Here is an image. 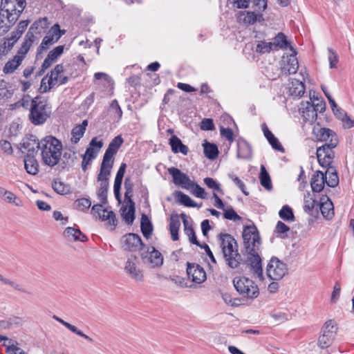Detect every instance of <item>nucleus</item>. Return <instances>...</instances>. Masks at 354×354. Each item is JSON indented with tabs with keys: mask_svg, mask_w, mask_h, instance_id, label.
Masks as SVG:
<instances>
[{
	"mask_svg": "<svg viewBox=\"0 0 354 354\" xmlns=\"http://www.w3.org/2000/svg\"><path fill=\"white\" fill-rule=\"evenodd\" d=\"M266 273L271 279L280 280L288 273L287 266L277 257H272L267 266Z\"/></svg>",
	"mask_w": 354,
	"mask_h": 354,
	"instance_id": "nucleus-7",
	"label": "nucleus"
},
{
	"mask_svg": "<svg viewBox=\"0 0 354 354\" xmlns=\"http://www.w3.org/2000/svg\"><path fill=\"white\" fill-rule=\"evenodd\" d=\"M169 144L171 146V151L174 153H181L187 155L189 151L188 147L185 145L181 140L176 136H172L169 140Z\"/></svg>",
	"mask_w": 354,
	"mask_h": 354,
	"instance_id": "nucleus-31",
	"label": "nucleus"
},
{
	"mask_svg": "<svg viewBox=\"0 0 354 354\" xmlns=\"http://www.w3.org/2000/svg\"><path fill=\"white\" fill-rule=\"evenodd\" d=\"M7 1L8 0H1V10L6 13V19L12 26L17 21L21 12H19V11L17 10V8H14L12 5H8Z\"/></svg>",
	"mask_w": 354,
	"mask_h": 354,
	"instance_id": "nucleus-21",
	"label": "nucleus"
},
{
	"mask_svg": "<svg viewBox=\"0 0 354 354\" xmlns=\"http://www.w3.org/2000/svg\"><path fill=\"white\" fill-rule=\"evenodd\" d=\"M313 134L317 142L330 143L333 147H337L338 145V138L337 134L331 129L319 127V124L313 127Z\"/></svg>",
	"mask_w": 354,
	"mask_h": 354,
	"instance_id": "nucleus-9",
	"label": "nucleus"
},
{
	"mask_svg": "<svg viewBox=\"0 0 354 354\" xmlns=\"http://www.w3.org/2000/svg\"><path fill=\"white\" fill-rule=\"evenodd\" d=\"M223 257L228 267L232 269L237 268L242 261L241 256L238 250H234L233 252L230 251L224 254Z\"/></svg>",
	"mask_w": 354,
	"mask_h": 354,
	"instance_id": "nucleus-28",
	"label": "nucleus"
},
{
	"mask_svg": "<svg viewBox=\"0 0 354 354\" xmlns=\"http://www.w3.org/2000/svg\"><path fill=\"white\" fill-rule=\"evenodd\" d=\"M176 196L178 198V201L186 207H194L197 205L188 195L181 192H176Z\"/></svg>",
	"mask_w": 354,
	"mask_h": 354,
	"instance_id": "nucleus-50",
	"label": "nucleus"
},
{
	"mask_svg": "<svg viewBox=\"0 0 354 354\" xmlns=\"http://www.w3.org/2000/svg\"><path fill=\"white\" fill-rule=\"evenodd\" d=\"M124 140L120 135L115 136L109 143L101 163V167L112 169L113 165V157L118 152Z\"/></svg>",
	"mask_w": 354,
	"mask_h": 354,
	"instance_id": "nucleus-8",
	"label": "nucleus"
},
{
	"mask_svg": "<svg viewBox=\"0 0 354 354\" xmlns=\"http://www.w3.org/2000/svg\"><path fill=\"white\" fill-rule=\"evenodd\" d=\"M41 140H39L36 136L27 134L20 142V149L26 151V155H36L41 149Z\"/></svg>",
	"mask_w": 354,
	"mask_h": 354,
	"instance_id": "nucleus-14",
	"label": "nucleus"
},
{
	"mask_svg": "<svg viewBox=\"0 0 354 354\" xmlns=\"http://www.w3.org/2000/svg\"><path fill=\"white\" fill-rule=\"evenodd\" d=\"M337 327L332 319L326 321L321 330V335L318 339V346L321 348L329 347L335 338Z\"/></svg>",
	"mask_w": 354,
	"mask_h": 354,
	"instance_id": "nucleus-5",
	"label": "nucleus"
},
{
	"mask_svg": "<svg viewBox=\"0 0 354 354\" xmlns=\"http://www.w3.org/2000/svg\"><path fill=\"white\" fill-rule=\"evenodd\" d=\"M236 157L239 159H249L252 157L251 147L245 140L237 141Z\"/></svg>",
	"mask_w": 354,
	"mask_h": 354,
	"instance_id": "nucleus-29",
	"label": "nucleus"
},
{
	"mask_svg": "<svg viewBox=\"0 0 354 354\" xmlns=\"http://www.w3.org/2000/svg\"><path fill=\"white\" fill-rule=\"evenodd\" d=\"M140 228L143 236L146 239H149L152 234L153 226L149 218L145 214H142L141 216Z\"/></svg>",
	"mask_w": 354,
	"mask_h": 354,
	"instance_id": "nucleus-36",
	"label": "nucleus"
},
{
	"mask_svg": "<svg viewBox=\"0 0 354 354\" xmlns=\"http://www.w3.org/2000/svg\"><path fill=\"white\" fill-rule=\"evenodd\" d=\"M24 166L26 171L32 175L38 173L39 164L35 159V155H26L24 158Z\"/></svg>",
	"mask_w": 354,
	"mask_h": 354,
	"instance_id": "nucleus-33",
	"label": "nucleus"
},
{
	"mask_svg": "<svg viewBox=\"0 0 354 354\" xmlns=\"http://www.w3.org/2000/svg\"><path fill=\"white\" fill-rule=\"evenodd\" d=\"M22 59L15 55L12 59L8 60L3 68L5 74H11L21 65Z\"/></svg>",
	"mask_w": 354,
	"mask_h": 354,
	"instance_id": "nucleus-37",
	"label": "nucleus"
},
{
	"mask_svg": "<svg viewBox=\"0 0 354 354\" xmlns=\"http://www.w3.org/2000/svg\"><path fill=\"white\" fill-rule=\"evenodd\" d=\"M279 215L281 218L287 222L293 221L295 220L292 209L288 205H285L282 207L279 212Z\"/></svg>",
	"mask_w": 354,
	"mask_h": 354,
	"instance_id": "nucleus-51",
	"label": "nucleus"
},
{
	"mask_svg": "<svg viewBox=\"0 0 354 354\" xmlns=\"http://www.w3.org/2000/svg\"><path fill=\"white\" fill-rule=\"evenodd\" d=\"M129 207H123L122 210V216L124 221L130 225L132 224L135 219V203L133 200L129 199V202H127Z\"/></svg>",
	"mask_w": 354,
	"mask_h": 354,
	"instance_id": "nucleus-32",
	"label": "nucleus"
},
{
	"mask_svg": "<svg viewBox=\"0 0 354 354\" xmlns=\"http://www.w3.org/2000/svg\"><path fill=\"white\" fill-rule=\"evenodd\" d=\"M180 227V221L178 215H171L169 221V231L171 239L174 241L179 239L178 231Z\"/></svg>",
	"mask_w": 354,
	"mask_h": 354,
	"instance_id": "nucleus-34",
	"label": "nucleus"
},
{
	"mask_svg": "<svg viewBox=\"0 0 354 354\" xmlns=\"http://www.w3.org/2000/svg\"><path fill=\"white\" fill-rule=\"evenodd\" d=\"M259 179L261 185L266 189L270 190L272 189V182L270 176L263 165L261 166V171L259 174Z\"/></svg>",
	"mask_w": 354,
	"mask_h": 354,
	"instance_id": "nucleus-43",
	"label": "nucleus"
},
{
	"mask_svg": "<svg viewBox=\"0 0 354 354\" xmlns=\"http://www.w3.org/2000/svg\"><path fill=\"white\" fill-rule=\"evenodd\" d=\"M140 257L144 263L149 265L152 268L159 267L163 263L162 254L154 247H147L146 251H142L140 253Z\"/></svg>",
	"mask_w": 354,
	"mask_h": 354,
	"instance_id": "nucleus-11",
	"label": "nucleus"
},
{
	"mask_svg": "<svg viewBox=\"0 0 354 354\" xmlns=\"http://www.w3.org/2000/svg\"><path fill=\"white\" fill-rule=\"evenodd\" d=\"M0 198H2L5 202L8 203L15 204L16 206H19V203H17V196L10 191H8L0 186Z\"/></svg>",
	"mask_w": 354,
	"mask_h": 354,
	"instance_id": "nucleus-42",
	"label": "nucleus"
},
{
	"mask_svg": "<svg viewBox=\"0 0 354 354\" xmlns=\"http://www.w3.org/2000/svg\"><path fill=\"white\" fill-rule=\"evenodd\" d=\"M102 203L94 205L92 207V212L97 213L102 221H109L108 223L111 226V229L113 230L117 225L115 214L113 211H109L106 208L102 209Z\"/></svg>",
	"mask_w": 354,
	"mask_h": 354,
	"instance_id": "nucleus-17",
	"label": "nucleus"
},
{
	"mask_svg": "<svg viewBox=\"0 0 354 354\" xmlns=\"http://www.w3.org/2000/svg\"><path fill=\"white\" fill-rule=\"evenodd\" d=\"M223 217L225 219L237 221L241 220V217L237 214L232 207L229 206L223 209Z\"/></svg>",
	"mask_w": 354,
	"mask_h": 354,
	"instance_id": "nucleus-56",
	"label": "nucleus"
},
{
	"mask_svg": "<svg viewBox=\"0 0 354 354\" xmlns=\"http://www.w3.org/2000/svg\"><path fill=\"white\" fill-rule=\"evenodd\" d=\"M233 285L239 295L247 299H253L259 295L258 286L250 279L245 277H236Z\"/></svg>",
	"mask_w": 354,
	"mask_h": 354,
	"instance_id": "nucleus-4",
	"label": "nucleus"
},
{
	"mask_svg": "<svg viewBox=\"0 0 354 354\" xmlns=\"http://www.w3.org/2000/svg\"><path fill=\"white\" fill-rule=\"evenodd\" d=\"M204 183L210 189H212L214 190H216L220 192H223V190L221 189V185L218 183H217L214 179L212 178H205Z\"/></svg>",
	"mask_w": 354,
	"mask_h": 354,
	"instance_id": "nucleus-61",
	"label": "nucleus"
},
{
	"mask_svg": "<svg viewBox=\"0 0 354 354\" xmlns=\"http://www.w3.org/2000/svg\"><path fill=\"white\" fill-rule=\"evenodd\" d=\"M14 94V90L10 84L4 80H0V104H4Z\"/></svg>",
	"mask_w": 354,
	"mask_h": 354,
	"instance_id": "nucleus-30",
	"label": "nucleus"
},
{
	"mask_svg": "<svg viewBox=\"0 0 354 354\" xmlns=\"http://www.w3.org/2000/svg\"><path fill=\"white\" fill-rule=\"evenodd\" d=\"M319 209L323 216L327 219H330L334 216V207L333 204L329 198L325 195L320 199V203L318 204Z\"/></svg>",
	"mask_w": 354,
	"mask_h": 354,
	"instance_id": "nucleus-23",
	"label": "nucleus"
},
{
	"mask_svg": "<svg viewBox=\"0 0 354 354\" xmlns=\"http://www.w3.org/2000/svg\"><path fill=\"white\" fill-rule=\"evenodd\" d=\"M7 1L8 5H12L14 8H17V10L19 11V12H23L26 4L25 0H8Z\"/></svg>",
	"mask_w": 354,
	"mask_h": 354,
	"instance_id": "nucleus-63",
	"label": "nucleus"
},
{
	"mask_svg": "<svg viewBox=\"0 0 354 354\" xmlns=\"http://www.w3.org/2000/svg\"><path fill=\"white\" fill-rule=\"evenodd\" d=\"M315 109V106L308 101L301 103L299 110L301 111L302 118L306 122L313 124L317 120V113Z\"/></svg>",
	"mask_w": 354,
	"mask_h": 354,
	"instance_id": "nucleus-19",
	"label": "nucleus"
},
{
	"mask_svg": "<svg viewBox=\"0 0 354 354\" xmlns=\"http://www.w3.org/2000/svg\"><path fill=\"white\" fill-rule=\"evenodd\" d=\"M168 172L172 176L173 182L176 185L180 186L183 189H189L192 185V180L185 173L176 167H170Z\"/></svg>",
	"mask_w": 354,
	"mask_h": 354,
	"instance_id": "nucleus-16",
	"label": "nucleus"
},
{
	"mask_svg": "<svg viewBox=\"0 0 354 354\" xmlns=\"http://www.w3.org/2000/svg\"><path fill=\"white\" fill-rule=\"evenodd\" d=\"M124 189H125V193H124V198L127 202H129V199H131L133 190V184L130 180L129 178H126L124 180Z\"/></svg>",
	"mask_w": 354,
	"mask_h": 354,
	"instance_id": "nucleus-58",
	"label": "nucleus"
},
{
	"mask_svg": "<svg viewBox=\"0 0 354 354\" xmlns=\"http://www.w3.org/2000/svg\"><path fill=\"white\" fill-rule=\"evenodd\" d=\"M229 177L240 188L241 192L245 196L249 195V193L246 191L245 184L237 176H234V174H229Z\"/></svg>",
	"mask_w": 354,
	"mask_h": 354,
	"instance_id": "nucleus-62",
	"label": "nucleus"
},
{
	"mask_svg": "<svg viewBox=\"0 0 354 354\" xmlns=\"http://www.w3.org/2000/svg\"><path fill=\"white\" fill-rule=\"evenodd\" d=\"M64 33L65 30H62L57 24L53 26L38 46L37 50V55L41 54L44 51L48 49L50 46L56 43Z\"/></svg>",
	"mask_w": 354,
	"mask_h": 354,
	"instance_id": "nucleus-6",
	"label": "nucleus"
},
{
	"mask_svg": "<svg viewBox=\"0 0 354 354\" xmlns=\"http://www.w3.org/2000/svg\"><path fill=\"white\" fill-rule=\"evenodd\" d=\"M273 49L272 42L259 41L256 47V51L261 54L270 52Z\"/></svg>",
	"mask_w": 354,
	"mask_h": 354,
	"instance_id": "nucleus-57",
	"label": "nucleus"
},
{
	"mask_svg": "<svg viewBox=\"0 0 354 354\" xmlns=\"http://www.w3.org/2000/svg\"><path fill=\"white\" fill-rule=\"evenodd\" d=\"M272 44H273L274 49L277 48L286 49L288 48L289 44L287 41L286 35L282 32H279L274 38V41L272 42Z\"/></svg>",
	"mask_w": 354,
	"mask_h": 354,
	"instance_id": "nucleus-49",
	"label": "nucleus"
},
{
	"mask_svg": "<svg viewBox=\"0 0 354 354\" xmlns=\"http://www.w3.org/2000/svg\"><path fill=\"white\" fill-rule=\"evenodd\" d=\"M64 72V66L63 64H57L55 67L50 71V76L48 77V84H50V86L52 85H56L58 81L59 75Z\"/></svg>",
	"mask_w": 354,
	"mask_h": 354,
	"instance_id": "nucleus-45",
	"label": "nucleus"
},
{
	"mask_svg": "<svg viewBox=\"0 0 354 354\" xmlns=\"http://www.w3.org/2000/svg\"><path fill=\"white\" fill-rule=\"evenodd\" d=\"M53 189L59 194L64 195L71 192V187L63 181L55 180L52 184Z\"/></svg>",
	"mask_w": 354,
	"mask_h": 354,
	"instance_id": "nucleus-44",
	"label": "nucleus"
},
{
	"mask_svg": "<svg viewBox=\"0 0 354 354\" xmlns=\"http://www.w3.org/2000/svg\"><path fill=\"white\" fill-rule=\"evenodd\" d=\"M191 188H194L193 190V194L198 198H205L207 197V194L205 191V189L201 187L200 185H198L197 183L192 181V185L191 186Z\"/></svg>",
	"mask_w": 354,
	"mask_h": 354,
	"instance_id": "nucleus-59",
	"label": "nucleus"
},
{
	"mask_svg": "<svg viewBox=\"0 0 354 354\" xmlns=\"http://www.w3.org/2000/svg\"><path fill=\"white\" fill-rule=\"evenodd\" d=\"M326 182V176L321 171H317L313 176L310 181L311 188L313 192L319 193L321 192Z\"/></svg>",
	"mask_w": 354,
	"mask_h": 354,
	"instance_id": "nucleus-24",
	"label": "nucleus"
},
{
	"mask_svg": "<svg viewBox=\"0 0 354 354\" xmlns=\"http://www.w3.org/2000/svg\"><path fill=\"white\" fill-rule=\"evenodd\" d=\"M291 86L289 88L290 93L292 96L301 97L305 93V85L304 84L297 80H295L292 82Z\"/></svg>",
	"mask_w": 354,
	"mask_h": 354,
	"instance_id": "nucleus-38",
	"label": "nucleus"
},
{
	"mask_svg": "<svg viewBox=\"0 0 354 354\" xmlns=\"http://www.w3.org/2000/svg\"><path fill=\"white\" fill-rule=\"evenodd\" d=\"M221 241V248L223 254L233 252L234 250H238V244L235 239L229 234H220L218 235Z\"/></svg>",
	"mask_w": 354,
	"mask_h": 354,
	"instance_id": "nucleus-20",
	"label": "nucleus"
},
{
	"mask_svg": "<svg viewBox=\"0 0 354 354\" xmlns=\"http://www.w3.org/2000/svg\"><path fill=\"white\" fill-rule=\"evenodd\" d=\"M187 273L188 277L197 284L203 283L206 279V272L204 269L198 264L187 263Z\"/></svg>",
	"mask_w": 354,
	"mask_h": 354,
	"instance_id": "nucleus-15",
	"label": "nucleus"
},
{
	"mask_svg": "<svg viewBox=\"0 0 354 354\" xmlns=\"http://www.w3.org/2000/svg\"><path fill=\"white\" fill-rule=\"evenodd\" d=\"M19 343L15 340H10L9 344L4 342L6 346V353L7 354H27L21 348L18 346Z\"/></svg>",
	"mask_w": 354,
	"mask_h": 354,
	"instance_id": "nucleus-47",
	"label": "nucleus"
},
{
	"mask_svg": "<svg viewBox=\"0 0 354 354\" xmlns=\"http://www.w3.org/2000/svg\"><path fill=\"white\" fill-rule=\"evenodd\" d=\"M59 323H61L62 325H64L66 328H67L68 330H70L71 332L75 333L76 335L83 337L84 339H86L87 341L90 342H93V339L86 335V334L83 333L80 330H79L76 326L65 322L62 319L59 317V320H57Z\"/></svg>",
	"mask_w": 354,
	"mask_h": 354,
	"instance_id": "nucleus-48",
	"label": "nucleus"
},
{
	"mask_svg": "<svg viewBox=\"0 0 354 354\" xmlns=\"http://www.w3.org/2000/svg\"><path fill=\"white\" fill-rule=\"evenodd\" d=\"M49 23L47 17L39 18L36 20L31 26V29L35 32L36 35H40L48 27Z\"/></svg>",
	"mask_w": 354,
	"mask_h": 354,
	"instance_id": "nucleus-41",
	"label": "nucleus"
},
{
	"mask_svg": "<svg viewBox=\"0 0 354 354\" xmlns=\"http://www.w3.org/2000/svg\"><path fill=\"white\" fill-rule=\"evenodd\" d=\"M22 35L18 32V30L12 31L10 35L7 38L8 46H13V45L17 41Z\"/></svg>",
	"mask_w": 354,
	"mask_h": 354,
	"instance_id": "nucleus-64",
	"label": "nucleus"
},
{
	"mask_svg": "<svg viewBox=\"0 0 354 354\" xmlns=\"http://www.w3.org/2000/svg\"><path fill=\"white\" fill-rule=\"evenodd\" d=\"M85 131L76 125L74 127L71 131V141L73 144H77L80 140L83 137Z\"/></svg>",
	"mask_w": 354,
	"mask_h": 354,
	"instance_id": "nucleus-54",
	"label": "nucleus"
},
{
	"mask_svg": "<svg viewBox=\"0 0 354 354\" xmlns=\"http://www.w3.org/2000/svg\"><path fill=\"white\" fill-rule=\"evenodd\" d=\"M50 111L44 102L36 97L31 100L29 120L35 125L44 124L50 117Z\"/></svg>",
	"mask_w": 354,
	"mask_h": 354,
	"instance_id": "nucleus-3",
	"label": "nucleus"
},
{
	"mask_svg": "<svg viewBox=\"0 0 354 354\" xmlns=\"http://www.w3.org/2000/svg\"><path fill=\"white\" fill-rule=\"evenodd\" d=\"M244 247L248 254V261L254 275L263 279L261 259L257 250L260 246L259 232L254 226H246L243 232Z\"/></svg>",
	"mask_w": 354,
	"mask_h": 354,
	"instance_id": "nucleus-1",
	"label": "nucleus"
},
{
	"mask_svg": "<svg viewBox=\"0 0 354 354\" xmlns=\"http://www.w3.org/2000/svg\"><path fill=\"white\" fill-rule=\"evenodd\" d=\"M74 205L77 209L84 212L91 207V201L88 198H82L76 200L74 203Z\"/></svg>",
	"mask_w": 354,
	"mask_h": 354,
	"instance_id": "nucleus-55",
	"label": "nucleus"
},
{
	"mask_svg": "<svg viewBox=\"0 0 354 354\" xmlns=\"http://www.w3.org/2000/svg\"><path fill=\"white\" fill-rule=\"evenodd\" d=\"M110 168L100 166V171L97 176L100 187L97 191V196L102 204L107 203V192L109 187V176L111 175Z\"/></svg>",
	"mask_w": 354,
	"mask_h": 354,
	"instance_id": "nucleus-10",
	"label": "nucleus"
},
{
	"mask_svg": "<svg viewBox=\"0 0 354 354\" xmlns=\"http://www.w3.org/2000/svg\"><path fill=\"white\" fill-rule=\"evenodd\" d=\"M109 112L114 120L118 121L121 119L122 116V111L117 100H113L111 101L109 106Z\"/></svg>",
	"mask_w": 354,
	"mask_h": 354,
	"instance_id": "nucleus-46",
	"label": "nucleus"
},
{
	"mask_svg": "<svg viewBox=\"0 0 354 354\" xmlns=\"http://www.w3.org/2000/svg\"><path fill=\"white\" fill-rule=\"evenodd\" d=\"M316 205H318L317 201L313 197L312 194L309 192L305 194L304 207V210L306 212H310Z\"/></svg>",
	"mask_w": 354,
	"mask_h": 354,
	"instance_id": "nucleus-53",
	"label": "nucleus"
},
{
	"mask_svg": "<svg viewBox=\"0 0 354 354\" xmlns=\"http://www.w3.org/2000/svg\"><path fill=\"white\" fill-rule=\"evenodd\" d=\"M64 46H58L50 50L43 62V68L48 69L55 63L64 52Z\"/></svg>",
	"mask_w": 354,
	"mask_h": 354,
	"instance_id": "nucleus-25",
	"label": "nucleus"
},
{
	"mask_svg": "<svg viewBox=\"0 0 354 354\" xmlns=\"http://www.w3.org/2000/svg\"><path fill=\"white\" fill-rule=\"evenodd\" d=\"M203 146L204 149V154L207 158L214 160L218 156V149L216 145L205 141L203 144Z\"/></svg>",
	"mask_w": 354,
	"mask_h": 354,
	"instance_id": "nucleus-39",
	"label": "nucleus"
},
{
	"mask_svg": "<svg viewBox=\"0 0 354 354\" xmlns=\"http://www.w3.org/2000/svg\"><path fill=\"white\" fill-rule=\"evenodd\" d=\"M41 156L44 165L53 167L57 165L62 155V144L60 140L52 136L41 140Z\"/></svg>",
	"mask_w": 354,
	"mask_h": 354,
	"instance_id": "nucleus-2",
	"label": "nucleus"
},
{
	"mask_svg": "<svg viewBox=\"0 0 354 354\" xmlns=\"http://www.w3.org/2000/svg\"><path fill=\"white\" fill-rule=\"evenodd\" d=\"M64 234L66 237L73 239V241L85 242L87 240L86 235L84 234L79 229L68 227L64 230Z\"/></svg>",
	"mask_w": 354,
	"mask_h": 354,
	"instance_id": "nucleus-35",
	"label": "nucleus"
},
{
	"mask_svg": "<svg viewBox=\"0 0 354 354\" xmlns=\"http://www.w3.org/2000/svg\"><path fill=\"white\" fill-rule=\"evenodd\" d=\"M102 146L103 142L102 140H97L96 137L92 138L84 156L89 158V159H95Z\"/></svg>",
	"mask_w": 354,
	"mask_h": 354,
	"instance_id": "nucleus-26",
	"label": "nucleus"
},
{
	"mask_svg": "<svg viewBox=\"0 0 354 354\" xmlns=\"http://www.w3.org/2000/svg\"><path fill=\"white\" fill-rule=\"evenodd\" d=\"M290 231V227L287 226L282 221H278L274 232L277 234L278 237H280L281 239H285L288 237V232Z\"/></svg>",
	"mask_w": 354,
	"mask_h": 354,
	"instance_id": "nucleus-52",
	"label": "nucleus"
},
{
	"mask_svg": "<svg viewBox=\"0 0 354 354\" xmlns=\"http://www.w3.org/2000/svg\"><path fill=\"white\" fill-rule=\"evenodd\" d=\"M137 257H133V259H128L126 261L124 270L134 280L142 281L143 280V274L142 270L137 268Z\"/></svg>",
	"mask_w": 354,
	"mask_h": 354,
	"instance_id": "nucleus-18",
	"label": "nucleus"
},
{
	"mask_svg": "<svg viewBox=\"0 0 354 354\" xmlns=\"http://www.w3.org/2000/svg\"><path fill=\"white\" fill-rule=\"evenodd\" d=\"M336 147H333L330 143L324 144L317 149V158L319 164L323 167H326L331 165L335 157L333 149Z\"/></svg>",
	"mask_w": 354,
	"mask_h": 354,
	"instance_id": "nucleus-12",
	"label": "nucleus"
},
{
	"mask_svg": "<svg viewBox=\"0 0 354 354\" xmlns=\"http://www.w3.org/2000/svg\"><path fill=\"white\" fill-rule=\"evenodd\" d=\"M239 21H243L245 24L250 25L257 21H263V15L261 13L256 14L254 12L243 11L239 15Z\"/></svg>",
	"mask_w": 354,
	"mask_h": 354,
	"instance_id": "nucleus-27",
	"label": "nucleus"
},
{
	"mask_svg": "<svg viewBox=\"0 0 354 354\" xmlns=\"http://www.w3.org/2000/svg\"><path fill=\"white\" fill-rule=\"evenodd\" d=\"M326 167L327 170L324 175L326 176L328 174V179H326V182H325V184H326L328 187H335L339 183V177L337 176L336 170L334 169V167H331L330 165Z\"/></svg>",
	"mask_w": 354,
	"mask_h": 354,
	"instance_id": "nucleus-40",
	"label": "nucleus"
},
{
	"mask_svg": "<svg viewBox=\"0 0 354 354\" xmlns=\"http://www.w3.org/2000/svg\"><path fill=\"white\" fill-rule=\"evenodd\" d=\"M0 281L4 284H8L10 286L15 290H17L24 293L29 294V292L26 291L24 288H21V286L19 284L13 281L4 278L1 274H0Z\"/></svg>",
	"mask_w": 354,
	"mask_h": 354,
	"instance_id": "nucleus-60",
	"label": "nucleus"
},
{
	"mask_svg": "<svg viewBox=\"0 0 354 354\" xmlns=\"http://www.w3.org/2000/svg\"><path fill=\"white\" fill-rule=\"evenodd\" d=\"M122 243L124 249L131 252L138 251L145 246L141 237L138 234L133 233H129L123 236Z\"/></svg>",
	"mask_w": 354,
	"mask_h": 354,
	"instance_id": "nucleus-13",
	"label": "nucleus"
},
{
	"mask_svg": "<svg viewBox=\"0 0 354 354\" xmlns=\"http://www.w3.org/2000/svg\"><path fill=\"white\" fill-rule=\"evenodd\" d=\"M293 53L287 57L286 63L282 67V71L286 74L291 75L297 73L299 68L298 60L296 57V51L290 46Z\"/></svg>",
	"mask_w": 354,
	"mask_h": 354,
	"instance_id": "nucleus-22",
	"label": "nucleus"
}]
</instances>
